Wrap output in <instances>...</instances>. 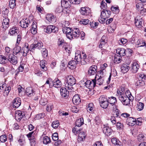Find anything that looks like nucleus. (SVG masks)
Returning <instances> with one entry per match:
<instances>
[{"label":"nucleus","mask_w":146,"mask_h":146,"mask_svg":"<svg viewBox=\"0 0 146 146\" xmlns=\"http://www.w3.org/2000/svg\"><path fill=\"white\" fill-rule=\"evenodd\" d=\"M76 83L75 79L71 76L66 77L65 79V86L70 92L74 90L72 86Z\"/></svg>","instance_id":"nucleus-1"},{"label":"nucleus","mask_w":146,"mask_h":146,"mask_svg":"<svg viewBox=\"0 0 146 146\" xmlns=\"http://www.w3.org/2000/svg\"><path fill=\"white\" fill-rule=\"evenodd\" d=\"M120 92L118 91V95H116L118 97L119 100L124 105H127L130 104V101H132L133 98H129L125 94H121Z\"/></svg>","instance_id":"nucleus-2"},{"label":"nucleus","mask_w":146,"mask_h":146,"mask_svg":"<svg viewBox=\"0 0 146 146\" xmlns=\"http://www.w3.org/2000/svg\"><path fill=\"white\" fill-rule=\"evenodd\" d=\"M110 120L113 124H115L117 123L116 126L118 129H120L123 128V124L119 122L121 119L118 115V113L113 115V116H111Z\"/></svg>","instance_id":"nucleus-3"},{"label":"nucleus","mask_w":146,"mask_h":146,"mask_svg":"<svg viewBox=\"0 0 146 146\" xmlns=\"http://www.w3.org/2000/svg\"><path fill=\"white\" fill-rule=\"evenodd\" d=\"M86 54L84 55L83 58L81 57L80 52V51H77L75 53L74 59L77 63H81L82 65H84L86 64Z\"/></svg>","instance_id":"nucleus-4"},{"label":"nucleus","mask_w":146,"mask_h":146,"mask_svg":"<svg viewBox=\"0 0 146 146\" xmlns=\"http://www.w3.org/2000/svg\"><path fill=\"white\" fill-rule=\"evenodd\" d=\"M111 12L110 10L103 9L101 11L100 17L99 19V22L101 23H104L106 19L109 17Z\"/></svg>","instance_id":"nucleus-5"},{"label":"nucleus","mask_w":146,"mask_h":146,"mask_svg":"<svg viewBox=\"0 0 146 146\" xmlns=\"http://www.w3.org/2000/svg\"><path fill=\"white\" fill-rule=\"evenodd\" d=\"M76 126L73 128L72 132L76 135L78 134L80 129L77 130V127H79L84 124V120L83 118H80L76 120L75 122Z\"/></svg>","instance_id":"nucleus-6"},{"label":"nucleus","mask_w":146,"mask_h":146,"mask_svg":"<svg viewBox=\"0 0 146 146\" xmlns=\"http://www.w3.org/2000/svg\"><path fill=\"white\" fill-rule=\"evenodd\" d=\"M44 32L49 34L51 32H57L58 31V29L54 26L50 25L47 26L46 28H44Z\"/></svg>","instance_id":"nucleus-7"},{"label":"nucleus","mask_w":146,"mask_h":146,"mask_svg":"<svg viewBox=\"0 0 146 146\" xmlns=\"http://www.w3.org/2000/svg\"><path fill=\"white\" fill-rule=\"evenodd\" d=\"M71 35L68 34V35L69 39L78 37L80 35V31L78 28H74L72 30Z\"/></svg>","instance_id":"nucleus-8"},{"label":"nucleus","mask_w":146,"mask_h":146,"mask_svg":"<svg viewBox=\"0 0 146 146\" xmlns=\"http://www.w3.org/2000/svg\"><path fill=\"white\" fill-rule=\"evenodd\" d=\"M3 18L4 19L3 20L2 26L3 28L5 29H6L9 27L10 24L9 19L8 18V14L5 15L3 16Z\"/></svg>","instance_id":"nucleus-9"},{"label":"nucleus","mask_w":146,"mask_h":146,"mask_svg":"<svg viewBox=\"0 0 146 146\" xmlns=\"http://www.w3.org/2000/svg\"><path fill=\"white\" fill-rule=\"evenodd\" d=\"M95 77V78L92 80V81L90 80L86 81L85 83V86L87 88H92L95 87L96 84V80Z\"/></svg>","instance_id":"nucleus-10"},{"label":"nucleus","mask_w":146,"mask_h":146,"mask_svg":"<svg viewBox=\"0 0 146 146\" xmlns=\"http://www.w3.org/2000/svg\"><path fill=\"white\" fill-rule=\"evenodd\" d=\"M140 67L139 64L137 62H133L131 64L130 66L131 70L134 73H136Z\"/></svg>","instance_id":"nucleus-11"},{"label":"nucleus","mask_w":146,"mask_h":146,"mask_svg":"<svg viewBox=\"0 0 146 146\" xmlns=\"http://www.w3.org/2000/svg\"><path fill=\"white\" fill-rule=\"evenodd\" d=\"M25 113L24 112L18 110L16 111L15 117L16 119L18 121H19L22 119V118L24 116Z\"/></svg>","instance_id":"nucleus-12"},{"label":"nucleus","mask_w":146,"mask_h":146,"mask_svg":"<svg viewBox=\"0 0 146 146\" xmlns=\"http://www.w3.org/2000/svg\"><path fill=\"white\" fill-rule=\"evenodd\" d=\"M8 60L13 65H16L18 62V58L17 56L14 55H9Z\"/></svg>","instance_id":"nucleus-13"},{"label":"nucleus","mask_w":146,"mask_h":146,"mask_svg":"<svg viewBox=\"0 0 146 146\" xmlns=\"http://www.w3.org/2000/svg\"><path fill=\"white\" fill-rule=\"evenodd\" d=\"M30 21L29 19H25L21 20L19 22L20 25L23 28H26L29 25Z\"/></svg>","instance_id":"nucleus-14"},{"label":"nucleus","mask_w":146,"mask_h":146,"mask_svg":"<svg viewBox=\"0 0 146 146\" xmlns=\"http://www.w3.org/2000/svg\"><path fill=\"white\" fill-rule=\"evenodd\" d=\"M31 48V46L30 48H29L28 44L27 43L25 44L24 46L23 47L22 49V51L23 52L22 55L24 56H27L29 50L32 51L31 50H30L31 48Z\"/></svg>","instance_id":"nucleus-15"},{"label":"nucleus","mask_w":146,"mask_h":146,"mask_svg":"<svg viewBox=\"0 0 146 146\" xmlns=\"http://www.w3.org/2000/svg\"><path fill=\"white\" fill-rule=\"evenodd\" d=\"M135 24L136 27L138 28H141L142 26V18L140 16H137L135 17Z\"/></svg>","instance_id":"nucleus-16"},{"label":"nucleus","mask_w":146,"mask_h":146,"mask_svg":"<svg viewBox=\"0 0 146 146\" xmlns=\"http://www.w3.org/2000/svg\"><path fill=\"white\" fill-rule=\"evenodd\" d=\"M66 88H62L60 90V93L62 97L65 98H68V96L69 91H67Z\"/></svg>","instance_id":"nucleus-17"},{"label":"nucleus","mask_w":146,"mask_h":146,"mask_svg":"<svg viewBox=\"0 0 146 146\" xmlns=\"http://www.w3.org/2000/svg\"><path fill=\"white\" fill-rule=\"evenodd\" d=\"M26 93L29 97H31L35 94L36 92L32 87H29L26 89Z\"/></svg>","instance_id":"nucleus-18"},{"label":"nucleus","mask_w":146,"mask_h":146,"mask_svg":"<svg viewBox=\"0 0 146 146\" xmlns=\"http://www.w3.org/2000/svg\"><path fill=\"white\" fill-rule=\"evenodd\" d=\"M97 67L95 65H92L90 66L88 70V74L89 75H94L97 72Z\"/></svg>","instance_id":"nucleus-19"},{"label":"nucleus","mask_w":146,"mask_h":146,"mask_svg":"<svg viewBox=\"0 0 146 146\" xmlns=\"http://www.w3.org/2000/svg\"><path fill=\"white\" fill-rule=\"evenodd\" d=\"M61 3L62 6L66 9L70 7L72 3L70 0H62Z\"/></svg>","instance_id":"nucleus-20"},{"label":"nucleus","mask_w":146,"mask_h":146,"mask_svg":"<svg viewBox=\"0 0 146 146\" xmlns=\"http://www.w3.org/2000/svg\"><path fill=\"white\" fill-rule=\"evenodd\" d=\"M104 126L103 128L104 133L108 136L110 135L112 133V130L111 129V128L108 126L105 125H104Z\"/></svg>","instance_id":"nucleus-21"},{"label":"nucleus","mask_w":146,"mask_h":146,"mask_svg":"<svg viewBox=\"0 0 146 146\" xmlns=\"http://www.w3.org/2000/svg\"><path fill=\"white\" fill-rule=\"evenodd\" d=\"M43 46V44L41 42H38L37 44L32 45L31 46V50L33 52L35 48L40 49H41Z\"/></svg>","instance_id":"nucleus-22"},{"label":"nucleus","mask_w":146,"mask_h":146,"mask_svg":"<svg viewBox=\"0 0 146 146\" xmlns=\"http://www.w3.org/2000/svg\"><path fill=\"white\" fill-rule=\"evenodd\" d=\"M13 54L15 55H20L21 54H22L21 47L16 44L13 49Z\"/></svg>","instance_id":"nucleus-23"},{"label":"nucleus","mask_w":146,"mask_h":146,"mask_svg":"<svg viewBox=\"0 0 146 146\" xmlns=\"http://www.w3.org/2000/svg\"><path fill=\"white\" fill-rule=\"evenodd\" d=\"M46 19L50 22L52 23H55L56 21V19L54 15L48 14L46 15Z\"/></svg>","instance_id":"nucleus-24"},{"label":"nucleus","mask_w":146,"mask_h":146,"mask_svg":"<svg viewBox=\"0 0 146 146\" xmlns=\"http://www.w3.org/2000/svg\"><path fill=\"white\" fill-rule=\"evenodd\" d=\"M81 99L78 94L75 95L72 98L73 103L76 105H78L81 102Z\"/></svg>","instance_id":"nucleus-25"},{"label":"nucleus","mask_w":146,"mask_h":146,"mask_svg":"<svg viewBox=\"0 0 146 146\" xmlns=\"http://www.w3.org/2000/svg\"><path fill=\"white\" fill-rule=\"evenodd\" d=\"M13 107L16 108H18L21 104L20 99L19 98H15L13 100Z\"/></svg>","instance_id":"nucleus-26"},{"label":"nucleus","mask_w":146,"mask_h":146,"mask_svg":"<svg viewBox=\"0 0 146 146\" xmlns=\"http://www.w3.org/2000/svg\"><path fill=\"white\" fill-rule=\"evenodd\" d=\"M19 32L18 28L17 27H13L10 29L9 33L10 35H16L18 34Z\"/></svg>","instance_id":"nucleus-27"},{"label":"nucleus","mask_w":146,"mask_h":146,"mask_svg":"<svg viewBox=\"0 0 146 146\" xmlns=\"http://www.w3.org/2000/svg\"><path fill=\"white\" fill-rule=\"evenodd\" d=\"M130 67L127 63L123 64L121 67V69L122 72L123 73L127 72L130 69Z\"/></svg>","instance_id":"nucleus-28"},{"label":"nucleus","mask_w":146,"mask_h":146,"mask_svg":"<svg viewBox=\"0 0 146 146\" xmlns=\"http://www.w3.org/2000/svg\"><path fill=\"white\" fill-rule=\"evenodd\" d=\"M53 86L56 88L61 87L62 84L61 81L58 79H56L52 82Z\"/></svg>","instance_id":"nucleus-29"},{"label":"nucleus","mask_w":146,"mask_h":146,"mask_svg":"<svg viewBox=\"0 0 146 146\" xmlns=\"http://www.w3.org/2000/svg\"><path fill=\"white\" fill-rule=\"evenodd\" d=\"M47 64V62L45 60H42L40 62V66L41 68V70L43 71H46L47 70V68L45 66Z\"/></svg>","instance_id":"nucleus-30"},{"label":"nucleus","mask_w":146,"mask_h":146,"mask_svg":"<svg viewBox=\"0 0 146 146\" xmlns=\"http://www.w3.org/2000/svg\"><path fill=\"white\" fill-rule=\"evenodd\" d=\"M116 53L121 56H124L126 54L125 50L123 48H117L116 50Z\"/></svg>","instance_id":"nucleus-31"},{"label":"nucleus","mask_w":146,"mask_h":146,"mask_svg":"<svg viewBox=\"0 0 146 146\" xmlns=\"http://www.w3.org/2000/svg\"><path fill=\"white\" fill-rule=\"evenodd\" d=\"M77 64V63L75 61H70L68 62V67L72 69H74L75 68Z\"/></svg>","instance_id":"nucleus-32"},{"label":"nucleus","mask_w":146,"mask_h":146,"mask_svg":"<svg viewBox=\"0 0 146 146\" xmlns=\"http://www.w3.org/2000/svg\"><path fill=\"white\" fill-rule=\"evenodd\" d=\"M18 141L21 145L22 146L25 143V138L23 135H21L18 138Z\"/></svg>","instance_id":"nucleus-33"},{"label":"nucleus","mask_w":146,"mask_h":146,"mask_svg":"<svg viewBox=\"0 0 146 146\" xmlns=\"http://www.w3.org/2000/svg\"><path fill=\"white\" fill-rule=\"evenodd\" d=\"M121 57L119 55H118L115 54L113 59V61L114 63L118 64L120 63L121 60Z\"/></svg>","instance_id":"nucleus-34"},{"label":"nucleus","mask_w":146,"mask_h":146,"mask_svg":"<svg viewBox=\"0 0 146 146\" xmlns=\"http://www.w3.org/2000/svg\"><path fill=\"white\" fill-rule=\"evenodd\" d=\"M16 0H10L9 2V6L10 8L13 9L16 6Z\"/></svg>","instance_id":"nucleus-35"},{"label":"nucleus","mask_w":146,"mask_h":146,"mask_svg":"<svg viewBox=\"0 0 146 146\" xmlns=\"http://www.w3.org/2000/svg\"><path fill=\"white\" fill-rule=\"evenodd\" d=\"M80 13L82 15H88L90 13L89 11H88L85 7L81 8Z\"/></svg>","instance_id":"nucleus-36"},{"label":"nucleus","mask_w":146,"mask_h":146,"mask_svg":"<svg viewBox=\"0 0 146 146\" xmlns=\"http://www.w3.org/2000/svg\"><path fill=\"white\" fill-rule=\"evenodd\" d=\"M135 119L132 117H130L127 119V122L128 123V124L131 126L135 125L134 122H135Z\"/></svg>","instance_id":"nucleus-37"},{"label":"nucleus","mask_w":146,"mask_h":146,"mask_svg":"<svg viewBox=\"0 0 146 146\" xmlns=\"http://www.w3.org/2000/svg\"><path fill=\"white\" fill-rule=\"evenodd\" d=\"M143 4L141 2L138 3L136 5V9L138 11L143 9Z\"/></svg>","instance_id":"nucleus-38"},{"label":"nucleus","mask_w":146,"mask_h":146,"mask_svg":"<svg viewBox=\"0 0 146 146\" xmlns=\"http://www.w3.org/2000/svg\"><path fill=\"white\" fill-rule=\"evenodd\" d=\"M51 140L49 137L47 136H45L43 139V143L45 145H47L50 143Z\"/></svg>","instance_id":"nucleus-39"},{"label":"nucleus","mask_w":146,"mask_h":146,"mask_svg":"<svg viewBox=\"0 0 146 146\" xmlns=\"http://www.w3.org/2000/svg\"><path fill=\"white\" fill-rule=\"evenodd\" d=\"M94 105L92 103H90L87 107V111L89 112H92L94 111Z\"/></svg>","instance_id":"nucleus-40"},{"label":"nucleus","mask_w":146,"mask_h":146,"mask_svg":"<svg viewBox=\"0 0 146 146\" xmlns=\"http://www.w3.org/2000/svg\"><path fill=\"white\" fill-rule=\"evenodd\" d=\"M108 101L110 104H114L117 102V100L116 98L114 97L111 96L109 98Z\"/></svg>","instance_id":"nucleus-41"},{"label":"nucleus","mask_w":146,"mask_h":146,"mask_svg":"<svg viewBox=\"0 0 146 146\" xmlns=\"http://www.w3.org/2000/svg\"><path fill=\"white\" fill-rule=\"evenodd\" d=\"M104 78L102 76H100V77L96 81V84L99 85L102 84L104 82Z\"/></svg>","instance_id":"nucleus-42"},{"label":"nucleus","mask_w":146,"mask_h":146,"mask_svg":"<svg viewBox=\"0 0 146 146\" xmlns=\"http://www.w3.org/2000/svg\"><path fill=\"white\" fill-rule=\"evenodd\" d=\"M42 56L44 58H46L48 55V51L46 48H43L41 50Z\"/></svg>","instance_id":"nucleus-43"},{"label":"nucleus","mask_w":146,"mask_h":146,"mask_svg":"<svg viewBox=\"0 0 146 146\" xmlns=\"http://www.w3.org/2000/svg\"><path fill=\"white\" fill-rule=\"evenodd\" d=\"M7 59L5 56L0 55V63L3 64L6 63L7 60Z\"/></svg>","instance_id":"nucleus-44"},{"label":"nucleus","mask_w":146,"mask_h":146,"mask_svg":"<svg viewBox=\"0 0 146 146\" xmlns=\"http://www.w3.org/2000/svg\"><path fill=\"white\" fill-rule=\"evenodd\" d=\"M78 139H80L81 141H83L86 135L85 134L84 132H81L79 133Z\"/></svg>","instance_id":"nucleus-45"},{"label":"nucleus","mask_w":146,"mask_h":146,"mask_svg":"<svg viewBox=\"0 0 146 146\" xmlns=\"http://www.w3.org/2000/svg\"><path fill=\"white\" fill-rule=\"evenodd\" d=\"M145 84V82L143 81V80H138L136 83V85L139 87L143 86Z\"/></svg>","instance_id":"nucleus-46"},{"label":"nucleus","mask_w":146,"mask_h":146,"mask_svg":"<svg viewBox=\"0 0 146 146\" xmlns=\"http://www.w3.org/2000/svg\"><path fill=\"white\" fill-rule=\"evenodd\" d=\"M65 11L64 10V9H63L62 6L57 7L55 10V12L56 13H60L62 12H63L65 13Z\"/></svg>","instance_id":"nucleus-47"},{"label":"nucleus","mask_w":146,"mask_h":146,"mask_svg":"<svg viewBox=\"0 0 146 146\" xmlns=\"http://www.w3.org/2000/svg\"><path fill=\"white\" fill-rule=\"evenodd\" d=\"M137 110L141 111L143 110L144 107V104L143 103L139 102L137 104Z\"/></svg>","instance_id":"nucleus-48"},{"label":"nucleus","mask_w":146,"mask_h":146,"mask_svg":"<svg viewBox=\"0 0 146 146\" xmlns=\"http://www.w3.org/2000/svg\"><path fill=\"white\" fill-rule=\"evenodd\" d=\"M59 125V121H54L52 124V126L54 129L57 128Z\"/></svg>","instance_id":"nucleus-49"},{"label":"nucleus","mask_w":146,"mask_h":146,"mask_svg":"<svg viewBox=\"0 0 146 146\" xmlns=\"http://www.w3.org/2000/svg\"><path fill=\"white\" fill-rule=\"evenodd\" d=\"M145 41L144 40H142L140 39H139L137 40L136 42V45L137 46V47H143V43L145 42Z\"/></svg>","instance_id":"nucleus-50"},{"label":"nucleus","mask_w":146,"mask_h":146,"mask_svg":"<svg viewBox=\"0 0 146 146\" xmlns=\"http://www.w3.org/2000/svg\"><path fill=\"white\" fill-rule=\"evenodd\" d=\"M127 40L124 38H122L118 41V42L120 45H122L125 44L127 42Z\"/></svg>","instance_id":"nucleus-51"},{"label":"nucleus","mask_w":146,"mask_h":146,"mask_svg":"<svg viewBox=\"0 0 146 146\" xmlns=\"http://www.w3.org/2000/svg\"><path fill=\"white\" fill-rule=\"evenodd\" d=\"M111 10L113 13H117L119 12V9L118 7L112 6L111 7Z\"/></svg>","instance_id":"nucleus-52"},{"label":"nucleus","mask_w":146,"mask_h":146,"mask_svg":"<svg viewBox=\"0 0 146 146\" xmlns=\"http://www.w3.org/2000/svg\"><path fill=\"white\" fill-rule=\"evenodd\" d=\"M98 24L99 23L98 22H93L92 23H90V25L91 28L92 29H96L97 28Z\"/></svg>","instance_id":"nucleus-53"},{"label":"nucleus","mask_w":146,"mask_h":146,"mask_svg":"<svg viewBox=\"0 0 146 146\" xmlns=\"http://www.w3.org/2000/svg\"><path fill=\"white\" fill-rule=\"evenodd\" d=\"M143 119L142 118H137V119L135 120V122H134V124H136L138 125H141L142 123V121Z\"/></svg>","instance_id":"nucleus-54"},{"label":"nucleus","mask_w":146,"mask_h":146,"mask_svg":"<svg viewBox=\"0 0 146 146\" xmlns=\"http://www.w3.org/2000/svg\"><path fill=\"white\" fill-rule=\"evenodd\" d=\"M107 101V99L104 96H102L99 98V101L100 104Z\"/></svg>","instance_id":"nucleus-55"},{"label":"nucleus","mask_w":146,"mask_h":146,"mask_svg":"<svg viewBox=\"0 0 146 146\" xmlns=\"http://www.w3.org/2000/svg\"><path fill=\"white\" fill-rule=\"evenodd\" d=\"M100 7L102 10L106 9L107 7L106 3L102 0L101 3Z\"/></svg>","instance_id":"nucleus-56"},{"label":"nucleus","mask_w":146,"mask_h":146,"mask_svg":"<svg viewBox=\"0 0 146 146\" xmlns=\"http://www.w3.org/2000/svg\"><path fill=\"white\" fill-rule=\"evenodd\" d=\"M101 106L104 109L106 108L108 105V101L102 102V103L100 104Z\"/></svg>","instance_id":"nucleus-57"},{"label":"nucleus","mask_w":146,"mask_h":146,"mask_svg":"<svg viewBox=\"0 0 146 146\" xmlns=\"http://www.w3.org/2000/svg\"><path fill=\"white\" fill-rule=\"evenodd\" d=\"M7 137L5 135H1L0 137V141L2 142H5L7 140Z\"/></svg>","instance_id":"nucleus-58"},{"label":"nucleus","mask_w":146,"mask_h":146,"mask_svg":"<svg viewBox=\"0 0 146 146\" xmlns=\"http://www.w3.org/2000/svg\"><path fill=\"white\" fill-rule=\"evenodd\" d=\"M5 54L6 55H11L10 53L11 52V49L9 47H6L5 48Z\"/></svg>","instance_id":"nucleus-59"},{"label":"nucleus","mask_w":146,"mask_h":146,"mask_svg":"<svg viewBox=\"0 0 146 146\" xmlns=\"http://www.w3.org/2000/svg\"><path fill=\"white\" fill-rule=\"evenodd\" d=\"M52 79L51 78H48L46 81L45 84L44 85V86L45 87L46 85L48 84L49 87H50L51 84L52 83Z\"/></svg>","instance_id":"nucleus-60"},{"label":"nucleus","mask_w":146,"mask_h":146,"mask_svg":"<svg viewBox=\"0 0 146 146\" xmlns=\"http://www.w3.org/2000/svg\"><path fill=\"white\" fill-rule=\"evenodd\" d=\"M34 131H32L29 133L27 135V136L29 138V140H30V139H31V138L34 137Z\"/></svg>","instance_id":"nucleus-61"},{"label":"nucleus","mask_w":146,"mask_h":146,"mask_svg":"<svg viewBox=\"0 0 146 146\" xmlns=\"http://www.w3.org/2000/svg\"><path fill=\"white\" fill-rule=\"evenodd\" d=\"M58 44L59 45H62L63 47L64 46H66V43L64 42L63 40L59 39L58 41Z\"/></svg>","instance_id":"nucleus-62"},{"label":"nucleus","mask_w":146,"mask_h":146,"mask_svg":"<svg viewBox=\"0 0 146 146\" xmlns=\"http://www.w3.org/2000/svg\"><path fill=\"white\" fill-rule=\"evenodd\" d=\"M47 103V101L46 99L42 98L40 101V103L42 106H45L46 105Z\"/></svg>","instance_id":"nucleus-63"},{"label":"nucleus","mask_w":146,"mask_h":146,"mask_svg":"<svg viewBox=\"0 0 146 146\" xmlns=\"http://www.w3.org/2000/svg\"><path fill=\"white\" fill-rule=\"evenodd\" d=\"M52 138L53 140L54 141L58 140V134L56 133H54L52 135Z\"/></svg>","instance_id":"nucleus-64"}]
</instances>
